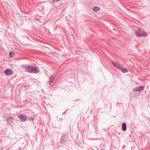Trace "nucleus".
Masks as SVG:
<instances>
[{
  "mask_svg": "<svg viewBox=\"0 0 150 150\" xmlns=\"http://www.w3.org/2000/svg\"><path fill=\"white\" fill-rule=\"evenodd\" d=\"M10 57H13L14 55V52H11L9 54Z\"/></svg>",
  "mask_w": 150,
  "mask_h": 150,
  "instance_id": "12",
  "label": "nucleus"
},
{
  "mask_svg": "<svg viewBox=\"0 0 150 150\" xmlns=\"http://www.w3.org/2000/svg\"><path fill=\"white\" fill-rule=\"evenodd\" d=\"M144 88V87L143 86H137L133 88V90L134 91H139L143 90Z\"/></svg>",
  "mask_w": 150,
  "mask_h": 150,
  "instance_id": "3",
  "label": "nucleus"
},
{
  "mask_svg": "<svg viewBox=\"0 0 150 150\" xmlns=\"http://www.w3.org/2000/svg\"><path fill=\"white\" fill-rule=\"evenodd\" d=\"M26 71L30 73H36L38 72L37 69L32 66H28L25 67Z\"/></svg>",
  "mask_w": 150,
  "mask_h": 150,
  "instance_id": "1",
  "label": "nucleus"
},
{
  "mask_svg": "<svg viewBox=\"0 0 150 150\" xmlns=\"http://www.w3.org/2000/svg\"><path fill=\"white\" fill-rule=\"evenodd\" d=\"M122 130L125 131L126 130V125L125 123H123L122 125Z\"/></svg>",
  "mask_w": 150,
  "mask_h": 150,
  "instance_id": "7",
  "label": "nucleus"
},
{
  "mask_svg": "<svg viewBox=\"0 0 150 150\" xmlns=\"http://www.w3.org/2000/svg\"><path fill=\"white\" fill-rule=\"evenodd\" d=\"M99 9L100 8L98 7H94L93 8V10L96 12L99 11Z\"/></svg>",
  "mask_w": 150,
  "mask_h": 150,
  "instance_id": "9",
  "label": "nucleus"
},
{
  "mask_svg": "<svg viewBox=\"0 0 150 150\" xmlns=\"http://www.w3.org/2000/svg\"><path fill=\"white\" fill-rule=\"evenodd\" d=\"M18 118L22 121H24L26 120V117L24 115H21L18 116Z\"/></svg>",
  "mask_w": 150,
  "mask_h": 150,
  "instance_id": "6",
  "label": "nucleus"
},
{
  "mask_svg": "<svg viewBox=\"0 0 150 150\" xmlns=\"http://www.w3.org/2000/svg\"><path fill=\"white\" fill-rule=\"evenodd\" d=\"M13 119L12 117H9L7 118V121L8 122L11 123Z\"/></svg>",
  "mask_w": 150,
  "mask_h": 150,
  "instance_id": "8",
  "label": "nucleus"
},
{
  "mask_svg": "<svg viewBox=\"0 0 150 150\" xmlns=\"http://www.w3.org/2000/svg\"><path fill=\"white\" fill-rule=\"evenodd\" d=\"M136 35L138 37H145L147 36L146 32L143 30L139 29L135 33Z\"/></svg>",
  "mask_w": 150,
  "mask_h": 150,
  "instance_id": "2",
  "label": "nucleus"
},
{
  "mask_svg": "<svg viewBox=\"0 0 150 150\" xmlns=\"http://www.w3.org/2000/svg\"><path fill=\"white\" fill-rule=\"evenodd\" d=\"M113 64L119 70H120L121 66L116 62L112 61V62Z\"/></svg>",
  "mask_w": 150,
  "mask_h": 150,
  "instance_id": "5",
  "label": "nucleus"
},
{
  "mask_svg": "<svg viewBox=\"0 0 150 150\" xmlns=\"http://www.w3.org/2000/svg\"><path fill=\"white\" fill-rule=\"evenodd\" d=\"M31 120H34V119H33V118H31Z\"/></svg>",
  "mask_w": 150,
  "mask_h": 150,
  "instance_id": "13",
  "label": "nucleus"
},
{
  "mask_svg": "<svg viewBox=\"0 0 150 150\" xmlns=\"http://www.w3.org/2000/svg\"><path fill=\"white\" fill-rule=\"evenodd\" d=\"M4 73L6 75H9L13 74V71L9 69H7L4 71Z\"/></svg>",
  "mask_w": 150,
  "mask_h": 150,
  "instance_id": "4",
  "label": "nucleus"
},
{
  "mask_svg": "<svg viewBox=\"0 0 150 150\" xmlns=\"http://www.w3.org/2000/svg\"><path fill=\"white\" fill-rule=\"evenodd\" d=\"M120 70L123 73H126L128 71V70L127 69L125 68H121Z\"/></svg>",
  "mask_w": 150,
  "mask_h": 150,
  "instance_id": "10",
  "label": "nucleus"
},
{
  "mask_svg": "<svg viewBox=\"0 0 150 150\" xmlns=\"http://www.w3.org/2000/svg\"><path fill=\"white\" fill-rule=\"evenodd\" d=\"M54 77L53 76H51L50 77V82L51 83L54 80Z\"/></svg>",
  "mask_w": 150,
  "mask_h": 150,
  "instance_id": "11",
  "label": "nucleus"
}]
</instances>
